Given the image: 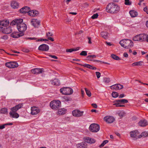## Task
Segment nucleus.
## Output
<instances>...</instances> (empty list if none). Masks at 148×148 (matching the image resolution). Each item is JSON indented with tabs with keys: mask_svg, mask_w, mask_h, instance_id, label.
<instances>
[{
	"mask_svg": "<svg viewBox=\"0 0 148 148\" xmlns=\"http://www.w3.org/2000/svg\"><path fill=\"white\" fill-rule=\"evenodd\" d=\"M120 10L119 6L117 4L113 3H109L106 8V12L112 14L117 13Z\"/></svg>",
	"mask_w": 148,
	"mask_h": 148,
	"instance_id": "obj_1",
	"label": "nucleus"
},
{
	"mask_svg": "<svg viewBox=\"0 0 148 148\" xmlns=\"http://www.w3.org/2000/svg\"><path fill=\"white\" fill-rule=\"evenodd\" d=\"M147 34H140L134 36L132 40L134 41L143 42L145 41L147 38Z\"/></svg>",
	"mask_w": 148,
	"mask_h": 148,
	"instance_id": "obj_2",
	"label": "nucleus"
},
{
	"mask_svg": "<svg viewBox=\"0 0 148 148\" xmlns=\"http://www.w3.org/2000/svg\"><path fill=\"white\" fill-rule=\"evenodd\" d=\"M61 104V103L60 101L54 100L51 102L50 106L52 109L56 110L60 106Z\"/></svg>",
	"mask_w": 148,
	"mask_h": 148,
	"instance_id": "obj_3",
	"label": "nucleus"
},
{
	"mask_svg": "<svg viewBox=\"0 0 148 148\" xmlns=\"http://www.w3.org/2000/svg\"><path fill=\"white\" fill-rule=\"evenodd\" d=\"M60 91L61 93L65 95H70L73 92V89L68 87L61 88L60 90Z\"/></svg>",
	"mask_w": 148,
	"mask_h": 148,
	"instance_id": "obj_4",
	"label": "nucleus"
},
{
	"mask_svg": "<svg viewBox=\"0 0 148 148\" xmlns=\"http://www.w3.org/2000/svg\"><path fill=\"white\" fill-rule=\"evenodd\" d=\"M99 125L95 123L91 124L89 127V130L92 132H97L99 131Z\"/></svg>",
	"mask_w": 148,
	"mask_h": 148,
	"instance_id": "obj_5",
	"label": "nucleus"
},
{
	"mask_svg": "<svg viewBox=\"0 0 148 148\" xmlns=\"http://www.w3.org/2000/svg\"><path fill=\"white\" fill-rule=\"evenodd\" d=\"M130 137L133 138L134 140H136L138 138H139V133L137 130H133L130 132Z\"/></svg>",
	"mask_w": 148,
	"mask_h": 148,
	"instance_id": "obj_6",
	"label": "nucleus"
},
{
	"mask_svg": "<svg viewBox=\"0 0 148 148\" xmlns=\"http://www.w3.org/2000/svg\"><path fill=\"white\" fill-rule=\"evenodd\" d=\"M5 65L9 68H14L18 66V64L16 62H8L5 63Z\"/></svg>",
	"mask_w": 148,
	"mask_h": 148,
	"instance_id": "obj_7",
	"label": "nucleus"
},
{
	"mask_svg": "<svg viewBox=\"0 0 148 148\" xmlns=\"http://www.w3.org/2000/svg\"><path fill=\"white\" fill-rule=\"evenodd\" d=\"M124 43L125 44V48H130L132 47L134 45L133 42L130 40L124 39Z\"/></svg>",
	"mask_w": 148,
	"mask_h": 148,
	"instance_id": "obj_8",
	"label": "nucleus"
},
{
	"mask_svg": "<svg viewBox=\"0 0 148 148\" xmlns=\"http://www.w3.org/2000/svg\"><path fill=\"white\" fill-rule=\"evenodd\" d=\"M104 120L108 123H113L115 120L114 118L111 116H107L104 117L103 118Z\"/></svg>",
	"mask_w": 148,
	"mask_h": 148,
	"instance_id": "obj_9",
	"label": "nucleus"
},
{
	"mask_svg": "<svg viewBox=\"0 0 148 148\" xmlns=\"http://www.w3.org/2000/svg\"><path fill=\"white\" fill-rule=\"evenodd\" d=\"M17 27L18 31L21 32H25L27 28L26 25L24 23H21L20 25H18Z\"/></svg>",
	"mask_w": 148,
	"mask_h": 148,
	"instance_id": "obj_10",
	"label": "nucleus"
},
{
	"mask_svg": "<svg viewBox=\"0 0 148 148\" xmlns=\"http://www.w3.org/2000/svg\"><path fill=\"white\" fill-rule=\"evenodd\" d=\"M83 111H80L79 110H75L72 111V114L75 117H79L83 115Z\"/></svg>",
	"mask_w": 148,
	"mask_h": 148,
	"instance_id": "obj_11",
	"label": "nucleus"
},
{
	"mask_svg": "<svg viewBox=\"0 0 148 148\" xmlns=\"http://www.w3.org/2000/svg\"><path fill=\"white\" fill-rule=\"evenodd\" d=\"M84 140L85 142L90 144L95 143L96 140L93 138L89 137H85L84 138Z\"/></svg>",
	"mask_w": 148,
	"mask_h": 148,
	"instance_id": "obj_12",
	"label": "nucleus"
},
{
	"mask_svg": "<svg viewBox=\"0 0 148 148\" xmlns=\"http://www.w3.org/2000/svg\"><path fill=\"white\" fill-rule=\"evenodd\" d=\"M31 114L33 115H36L40 112V109L38 107H33L31 108Z\"/></svg>",
	"mask_w": 148,
	"mask_h": 148,
	"instance_id": "obj_13",
	"label": "nucleus"
},
{
	"mask_svg": "<svg viewBox=\"0 0 148 148\" xmlns=\"http://www.w3.org/2000/svg\"><path fill=\"white\" fill-rule=\"evenodd\" d=\"M40 23V21L37 19H32L31 21V24L35 27H38Z\"/></svg>",
	"mask_w": 148,
	"mask_h": 148,
	"instance_id": "obj_14",
	"label": "nucleus"
},
{
	"mask_svg": "<svg viewBox=\"0 0 148 148\" xmlns=\"http://www.w3.org/2000/svg\"><path fill=\"white\" fill-rule=\"evenodd\" d=\"M38 49L40 50L47 51L49 49V47L46 44H42L39 47Z\"/></svg>",
	"mask_w": 148,
	"mask_h": 148,
	"instance_id": "obj_15",
	"label": "nucleus"
},
{
	"mask_svg": "<svg viewBox=\"0 0 148 148\" xmlns=\"http://www.w3.org/2000/svg\"><path fill=\"white\" fill-rule=\"evenodd\" d=\"M30 10V8L27 6H25L21 9L19 11L20 13L23 14L29 12Z\"/></svg>",
	"mask_w": 148,
	"mask_h": 148,
	"instance_id": "obj_16",
	"label": "nucleus"
},
{
	"mask_svg": "<svg viewBox=\"0 0 148 148\" xmlns=\"http://www.w3.org/2000/svg\"><path fill=\"white\" fill-rule=\"evenodd\" d=\"M43 71V69L35 68L32 69L31 70V72L34 74H38L42 73Z\"/></svg>",
	"mask_w": 148,
	"mask_h": 148,
	"instance_id": "obj_17",
	"label": "nucleus"
},
{
	"mask_svg": "<svg viewBox=\"0 0 148 148\" xmlns=\"http://www.w3.org/2000/svg\"><path fill=\"white\" fill-rule=\"evenodd\" d=\"M22 103H20L16 105L15 106L11 108V109L12 112H16L19 109L21 108L23 106Z\"/></svg>",
	"mask_w": 148,
	"mask_h": 148,
	"instance_id": "obj_18",
	"label": "nucleus"
},
{
	"mask_svg": "<svg viewBox=\"0 0 148 148\" xmlns=\"http://www.w3.org/2000/svg\"><path fill=\"white\" fill-rule=\"evenodd\" d=\"M111 88L112 89L117 90L122 89L123 88V86L119 84H117L111 86Z\"/></svg>",
	"mask_w": 148,
	"mask_h": 148,
	"instance_id": "obj_19",
	"label": "nucleus"
},
{
	"mask_svg": "<svg viewBox=\"0 0 148 148\" xmlns=\"http://www.w3.org/2000/svg\"><path fill=\"white\" fill-rule=\"evenodd\" d=\"M19 4L15 1H13L11 2V6L13 9H17L19 7Z\"/></svg>",
	"mask_w": 148,
	"mask_h": 148,
	"instance_id": "obj_20",
	"label": "nucleus"
},
{
	"mask_svg": "<svg viewBox=\"0 0 148 148\" xmlns=\"http://www.w3.org/2000/svg\"><path fill=\"white\" fill-rule=\"evenodd\" d=\"M87 145L85 142H82L77 145V148H87Z\"/></svg>",
	"mask_w": 148,
	"mask_h": 148,
	"instance_id": "obj_21",
	"label": "nucleus"
},
{
	"mask_svg": "<svg viewBox=\"0 0 148 148\" xmlns=\"http://www.w3.org/2000/svg\"><path fill=\"white\" fill-rule=\"evenodd\" d=\"M12 31V29L11 27H10L4 28L3 29V32L7 34L11 33Z\"/></svg>",
	"mask_w": 148,
	"mask_h": 148,
	"instance_id": "obj_22",
	"label": "nucleus"
},
{
	"mask_svg": "<svg viewBox=\"0 0 148 148\" xmlns=\"http://www.w3.org/2000/svg\"><path fill=\"white\" fill-rule=\"evenodd\" d=\"M66 111V110L64 108H62L58 109L57 112V114L60 115H62L65 114Z\"/></svg>",
	"mask_w": 148,
	"mask_h": 148,
	"instance_id": "obj_23",
	"label": "nucleus"
},
{
	"mask_svg": "<svg viewBox=\"0 0 148 148\" xmlns=\"http://www.w3.org/2000/svg\"><path fill=\"white\" fill-rule=\"evenodd\" d=\"M138 125L141 127H145L148 125L147 122L145 120H141L138 123Z\"/></svg>",
	"mask_w": 148,
	"mask_h": 148,
	"instance_id": "obj_24",
	"label": "nucleus"
},
{
	"mask_svg": "<svg viewBox=\"0 0 148 148\" xmlns=\"http://www.w3.org/2000/svg\"><path fill=\"white\" fill-rule=\"evenodd\" d=\"M9 114L10 116L13 118L16 119L19 116V114L16 112L10 111L9 112Z\"/></svg>",
	"mask_w": 148,
	"mask_h": 148,
	"instance_id": "obj_25",
	"label": "nucleus"
},
{
	"mask_svg": "<svg viewBox=\"0 0 148 148\" xmlns=\"http://www.w3.org/2000/svg\"><path fill=\"white\" fill-rule=\"evenodd\" d=\"M9 24V21L8 20H4L0 21V25L5 27Z\"/></svg>",
	"mask_w": 148,
	"mask_h": 148,
	"instance_id": "obj_26",
	"label": "nucleus"
},
{
	"mask_svg": "<svg viewBox=\"0 0 148 148\" xmlns=\"http://www.w3.org/2000/svg\"><path fill=\"white\" fill-rule=\"evenodd\" d=\"M38 14V11L36 10H30L28 14L31 16H37Z\"/></svg>",
	"mask_w": 148,
	"mask_h": 148,
	"instance_id": "obj_27",
	"label": "nucleus"
},
{
	"mask_svg": "<svg viewBox=\"0 0 148 148\" xmlns=\"http://www.w3.org/2000/svg\"><path fill=\"white\" fill-rule=\"evenodd\" d=\"M51 84L54 85H59L60 84V82L59 80L57 79H54L53 80L50 81Z\"/></svg>",
	"mask_w": 148,
	"mask_h": 148,
	"instance_id": "obj_28",
	"label": "nucleus"
},
{
	"mask_svg": "<svg viewBox=\"0 0 148 148\" xmlns=\"http://www.w3.org/2000/svg\"><path fill=\"white\" fill-rule=\"evenodd\" d=\"M11 36L13 38H16L22 36V35H20L18 32H14L11 34Z\"/></svg>",
	"mask_w": 148,
	"mask_h": 148,
	"instance_id": "obj_29",
	"label": "nucleus"
},
{
	"mask_svg": "<svg viewBox=\"0 0 148 148\" xmlns=\"http://www.w3.org/2000/svg\"><path fill=\"white\" fill-rule=\"evenodd\" d=\"M129 13L132 17H135L138 15V13L134 10H131L129 12Z\"/></svg>",
	"mask_w": 148,
	"mask_h": 148,
	"instance_id": "obj_30",
	"label": "nucleus"
},
{
	"mask_svg": "<svg viewBox=\"0 0 148 148\" xmlns=\"http://www.w3.org/2000/svg\"><path fill=\"white\" fill-rule=\"evenodd\" d=\"M8 39V36L5 35L1 36L0 37V42H3Z\"/></svg>",
	"mask_w": 148,
	"mask_h": 148,
	"instance_id": "obj_31",
	"label": "nucleus"
},
{
	"mask_svg": "<svg viewBox=\"0 0 148 148\" xmlns=\"http://www.w3.org/2000/svg\"><path fill=\"white\" fill-rule=\"evenodd\" d=\"M143 64V62L142 61H139L136 62H135L133 63L132 65L133 66H141Z\"/></svg>",
	"mask_w": 148,
	"mask_h": 148,
	"instance_id": "obj_32",
	"label": "nucleus"
},
{
	"mask_svg": "<svg viewBox=\"0 0 148 148\" xmlns=\"http://www.w3.org/2000/svg\"><path fill=\"white\" fill-rule=\"evenodd\" d=\"M83 66L85 67L92 69H96V68L95 67H93L92 66L88 64H85L83 65Z\"/></svg>",
	"mask_w": 148,
	"mask_h": 148,
	"instance_id": "obj_33",
	"label": "nucleus"
},
{
	"mask_svg": "<svg viewBox=\"0 0 148 148\" xmlns=\"http://www.w3.org/2000/svg\"><path fill=\"white\" fill-rule=\"evenodd\" d=\"M148 136V132H144L142 133L141 134L139 135V138H141L142 137H146Z\"/></svg>",
	"mask_w": 148,
	"mask_h": 148,
	"instance_id": "obj_34",
	"label": "nucleus"
},
{
	"mask_svg": "<svg viewBox=\"0 0 148 148\" xmlns=\"http://www.w3.org/2000/svg\"><path fill=\"white\" fill-rule=\"evenodd\" d=\"M101 35L105 39H107L108 38V33L106 32H103L101 33Z\"/></svg>",
	"mask_w": 148,
	"mask_h": 148,
	"instance_id": "obj_35",
	"label": "nucleus"
},
{
	"mask_svg": "<svg viewBox=\"0 0 148 148\" xmlns=\"http://www.w3.org/2000/svg\"><path fill=\"white\" fill-rule=\"evenodd\" d=\"M116 102H119V103H128V101L127 100L125 99H121L117 100Z\"/></svg>",
	"mask_w": 148,
	"mask_h": 148,
	"instance_id": "obj_36",
	"label": "nucleus"
},
{
	"mask_svg": "<svg viewBox=\"0 0 148 148\" xmlns=\"http://www.w3.org/2000/svg\"><path fill=\"white\" fill-rule=\"evenodd\" d=\"M111 57L113 59L116 60H121V59L118 56L114 54H112Z\"/></svg>",
	"mask_w": 148,
	"mask_h": 148,
	"instance_id": "obj_37",
	"label": "nucleus"
},
{
	"mask_svg": "<svg viewBox=\"0 0 148 148\" xmlns=\"http://www.w3.org/2000/svg\"><path fill=\"white\" fill-rule=\"evenodd\" d=\"M79 47H78L77 49H66V51L67 52H72L73 51H76L77 50H78L79 49Z\"/></svg>",
	"mask_w": 148,
	"mask_h": 148,
	"instance_id": "obj_38",
	"label": "nucleus"
},
{
	"mask_svg": "<svg viewBox=\"0 0 148 148\" xmlns=\"http://www.w3.org/2000/svg\"><path fill=\"white\" fill-rule=\"evenodd\" d=\"M7 109L6 108H3L0 110V113L1 114H5L7 112Z\"/></svg>",
	"mask_w": 148,
	"mask_h": 148,
	"instance_id": "obj_39",
	"label": "nucleus"
},
{
	"mask_svg": "<svg viewBox=\"0 0 148 148\" xmlns=\"http://www.w3.org/2000/svg\"><path fill=\"white\" fill-rule=\"evenodd\" d=\"M16 21L17 27L18 25H20L21 23H23V19L21 18L16 19Z\"/></svg>",
	"mask_w": 148,
	"mask_h": 148,
	"instance_id": "obj_40",
	"label": "nucleus"
},
{
	"mask_svg": "<svg viewBox=\"0 0 148 148\" xmlns=\"http://www.w3.org/2000/svg\"><path fill=\"white\" fill-rule=\"evenodd\" d=\"M85 89L86 92V95L89 97L91 96V93L90 90H88L86 88H85Z\"/></svg>",
	"mask_w": 148,
	"mask_h": 148,
	"instance_id": "obj_41",
	"label": "nucleus"
},
{
	"mask_svg": "<svg viewBox=\"0 0 148 148\" xmlns=\"http://www.w3.org/2000/svg\"><path fill=\"white\" fill-rule=\"evenodd\" d=\"M108 142V140H104L99 147L100 148L103 147Z\"/></svg>",
	"mask_w": 148,
	"mask_h": 148,
	"instance_id": "obj_42",
	"label": "nucleus"
},
{
	"mask_svg": "<svg viewBox=\"0 0 148 148\" xmlns=\"http://www.w3.org/2000/svg\"><path fill=\"white\" fill-rule=\"evenodd\" d=\"M112 96L114 98L116 97H118L119 95L118 93L115 92H113L112 93Z\"/></svg>",
	"mask_w": 148,
	"mask_h": 148,
	"instance_id": "obj_43",
	"label": "nucleus"
},
{
	"mask_svg": "<svg viewBox=\"0 0 148 148\" xmlns=\"http://www.w3.org/2000/svg\"><path fill=\"white\" fill-rule=\"evenodd\" d=\"M96 56L95 55H91L88 56L87 57V58L88 60H90V61H92V60H90L91 58H96Z\"/></svg>",
	"mask_w": 148,
	"mask_h": 148,
	"instance_id": "obj_44",
	"label": "nucleus"
},
{
	"mask_svg": "<svg viewBox=\"0 0 148 148\" xmlns=\"http://www.w3.org/2000/svg\"><path fill=\"white\" fill-rule=\"evenodd\" d=\"M110 81V79L109 78H105L103 79V82L105 83H108Z\"/></svg>",
	"mask_w": 148,
	"mask_h": 148,
	"instance_id": "obj_45",
	"label": "nucleus"
},
{
	"mask_svg": "<svg viewBox=\"0 0 148 148\" xmlns=\"http://www.w3.org/2000/svg\"><path fill=\"white\" fill-rule=\"evenodd\" d=\"M119 44L121 45L122 47L125 48V44L124 43V40H121L119 42Z\"/></svg>",
	"mask_w": 148,
	"mask_h": 148,
	"instance_id": "obj_46",
	"label": "nucleus"
},
{
	"mask_svg": "<svg viewBox=\"0 0 148 148\" xmlns=\"http://www.w3.org/2000/svg\"><path fill=\"white\" fill-rule=\"evenodd\" d=\"M80 55L82 56H86L87 55V51H82L80 53Z\"/></svg>",
	"mask_w": 148,
	"mask_h": 148,
	"instance_id": "obj_47",
	"label": "nucleus"
},
{
	"mask_svg": "<svg viewBox=\"0 0 148 148\" xmlns=\"http://www.w3.org/2000/svg\"><path fill=\"white\" fill-rule=\"evenodd\" d=\"M124 3L126 5H130L131 4V2L129 0H125Z\"/></svg>",
	"mask_w": 148,
	"mask_h": 148,
	"instance_id": "obj_48",
	"label": "nucleus"
},
{
	"mask_svg": "<svg viewBox=\"0 0 148 148\" xmlns=\"http://www.w3.org/2000/svg\"><path fill=\"white\" fill-rule=\"evenodd\" d=\"M114 105H115L116 106V107H122L124 106V105L120 104V103L117 102H116V103H115Z\"/></svg>",
	"mask_w": 148,
	"mask_h": 148,
	"instance_id": "obj_49",
	"label": "nucleus"
},
{
	"mask_svg": "<svg viewBox=\"0 0 148 148\" xmlns=\"http://www.w3.org/2000/svg\"><path fill=\"white\" fill-rule=\"evenodd\" d=\"M92 61H93L95 62H100L101 63H103V64H108L107 62H104L101 61H99V60H92Z\"/></svg>",
	"mask_w": 148,
	"mask_h": 148,
	"instance_id": "obj_50",
	"label": "nucleus"
},
{
	"mask_svg": "<svg viewBox=\"0 0 148 148\" xmlns=\"http://www.w3.org/2000/svg\"><path fill=\"white\" fill-rule=\"evenodd\" d=\"M46 36L47 37H51L53 36V34L50 32H48L46 33Z\"/></svg>",
	"mask_w": 148,
	"mask_h": 148,
	"instance_id": "obj_51",
	"label": "nucleus"
},
{
	"mask_svg": "<svg viewBox=\"0 0 148 148\" xmlns=\"http://www.w3.org/2000/svg\"><path fill=\"white\" fill-rule=\"evenodd\" d=\"M10 25H16V19L13 21L12 22L10 23Z\"/></svg>",
	"mask_w": 148,
	"mask_h": 148,
	"instance_id": "obj_52",
	"label": "nucleus"
},
{
	"mask_svg": "<svg viewBox=\"0 0 148 148\" xmlns=\"http://www.w3.org/2000/svg\"><path fill=\"white\" fill-rule=\"evenodd\" d=\"M119 116L121 117H123L125 115V113L124 112H121L119 113Z\"/></svg>",
	"mask_w": 148,
	"mask_h": 148,
	"instance_id": "obj_53",
	"label": "nucleus"
},
{
	"mask_svg": "<svg viewBox=\"0 0 148 148\" xmlns=\"http://www.w3.org/2000/svg\"><path fill=\"white\" fill-rule=\"evenodd\" d=\"M98 16L97 14H94L91 17V18L92 19H95L97 18Z\"/></svg>",
	"mask_w": 148,
	"mask_h": 148,
	"instance_id": "obj_54",
	"label": "nucleus"
},
{
	"mask_svg": "<svg viewBox=\"0 0 148 148\" xmlns=\"http://www.w3.org/2000/svg\"><path fill=\"white\" fill-rule=\"evenodd\" d=\"M48 41V39H42L41 38L39 39H38L36 40L37 42L38 41Z\"/></svg>",
	"mask_w": 148,
	"mask_h": 148,
	"instance_id": "obj_55",
	"label": "nucleus"
},
{
	"mask_svg": "<svg viewBox=\"0 0 148 148\" xmlns=\"http://www.w3.org/2000/svg\"><path fill=\"white\" fill-rule=\"evenodd\" d=\"M95 73H96V76L98 78H99L101 76V73H100V72H96Z\"/></svg>",
	"mask_w": 148,
	"mask_h": 148,
	"instance_id": "obj_56",
	"label": "nucleus"
},
{
	"mask_svg": "<svg viewBox=\"0 0 148 148\" xmlns=\"http://www.w3.org/2000/svg\"><path fill=\"white\" fill-rule=\"evenodd\" d=\"M49 56L50 57H51V58H52L54 59H58L57 57L55 56H53V55H49Z\"/></svg>",
	"mask_w": 148,
	"mask_h": 148,
	"instance_id": "obj_57",
	"label": "nucleus"
},
{
	"mask_svg": "<svg viewBox=\"0 0 148 148\" xmlns=\"http://www.w3.org/2000/svg\"><path fill=\"white\" fill-rule=\"evenodd\" d=\"M27 39L29 40H36V38L35 37H29L27 38Z\"/></svg>",
	"mask_w": 148,
	"mask_h": 148,
	"instance_id": "obj_58",
	"label": "nucleus"
},
{
	"mask_svg": "<svg viewBox=\"0 0 148 148\" xmlns=\"http://www.w3.org/2000/svg\"><path fill=\"white\" fill-rule=\"evenodd\" d=\"M5 124L3 125H0V129H3L5 127Z\"/></svg>",
	"mask_w": 148,
	"mask_h": 148,
	"instance_id": "obj_59",
	"label": "nucleus"
},
{
	"mask_svg": "<svg viewBox=\"0 0 148 148\" xmlns=\"http://www.w3.org/2000/svg\"><path fill=\"white\" fill-rule=\"evenodd\" d=\"M143 10L144 12H145L147 14H148V11H147V7H145L144 8Z\"/></svg>",
	"mask_w": 148,
	"mask_h": 148,
	"instance_id": "obj_60",
	"label": "nucleus"
},
{
	"mask_svg": "<svg viewBox=\"0 0 148 148\" xmlns=\"http://www.w3.org/2000/svg\"><path fill=\"white\" fill-rule=\"evenodd\" d=\"M92 106L95 108H97V104L95 103H92Z\"/></svg>",
	"mask_w": 148,
	"mask_h": 148,
	"instance_id": "obj_61",
	"label": "nucleus"
},
{
	"mask_svg": "<svg viewBox=\"0 0 148 148\" xmlns=\"http://www.w3.org/2000/svg\"><path fill=\"white\" fill-rule=\"evenodd\" d=\"M48 40H50L51 41H53L54 40L53 38L50 37H48Z\"/></svg>",
	"mask_w": 148,
	"mask_h": 148,
	"instance_id": "obj_62",
	"label": "nucleus"
},
{
	"mask_svg": "<svg viewBox=\"0 0 148 148\" xmlns=\"http://www.w3.org/2000/svg\"><path fill=\"white\" fill-rule=\"evenodd\" d=\"M123 56L124 57L127 58L128 57V55L127 53H123Z\"/></svg>",
	"mask_w": 148,
	"mask_h": 148,
	"instance_id": "obj_63",
	"label": "nucleus"
},
{
	"mask_svg": "<svg viewBox=\"0 0 148 148\" xmlns=\"http://www.w3.org/2000/svg\"><path fill=\"white\" fill-rule=\"evenodd\" d=\"M124 96H125V95H124V94H121L119 95V98H122L124 97Z\"/></svg>",
	"mask_w": 148,
	"mask_h": 148,
	"instance_id": "obj_64",
	"label": "nucleus"
}]
</instances>
